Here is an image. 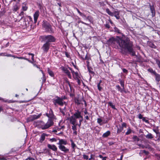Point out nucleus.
Returning a JSON list of instances; mask_svg holds the SVG:
<instances>
[{"instance_id":"34","label":"nucleus","mask_w":160,"mask_h":160,"mask_svg":"<svg viewBox=\"0 0 160 160\" xmlns=\"http://www.w3.org/2000/svg\"><path fill=\"white\" fill-rule=\"evenodd\" d=\"M114 31L115 32H117L119 34L121 33V32H120V30L116 27L114 28Z\"/></svg>"},{"instance_id":"60","label":"nucleus","mask_w":160,"mask_h":160,"mask_svg":"<svg viewBox=\"0 0 160 160\" xmlns=\"http://www.w3.org/2000/svg\"><path fill=\"white\" fill-rule=\"evenodd\" d=\"M73 133L74 134L76 135H77V130L74 131V132H73Z\"/></svg>"},{"instance_id":"45","label":"nucleus","mask_w":160,"mask_h":160,"mask_svg":"<svg viewBox=\"0 0 160 160\" xmlns=\"http://www.w3.org/2000/svg\"><path fill=\"white\" fill-rule=\"evenodd\" d=\"M19 8L16 5L14 7L13 10L15 11H16Z\"/></svg>"},{"instance_id":"52","label":"nucleus","mask_w":160,"mask_h":160,"mask_svg":"<svg viewBox=\"0 0 160 160\" xmlns=\"http://www.w3.org/2000/svg\"><path fill=\"white\" fill-rule=\"evenodd\" d=\"M143 152L146 155H148L149 153V152L148 151H147L145 150H143Z\"/></svg>"},{"instance_id":"43","label":"nucleus","mask_w":160,"mask_h":160,"mask_svg":"<svg viewBox=\"0 0 160 160\" xmlns=\"http://www.w3.org/2000/svg\"><path fill=\"white\" fill-rule=\"evenodd\" d=\"M81 102L82 103H81V104H84L85 105V107L86 106H87L86 103V101L84 100H81Z\"/></svg>"},{"instance_id":"30","label":"nucleus","mask_w":160,"mask_h":160,"mask_svg":"<svg viewBox=\"0 0 160 160\" xmlns=\"http://www.w3.org/2000/svg\"><path fill=\"white\" fill-rule=\"evenodd\" d=\"M70 141L71 142V146L72 148L73 149H75V147H76L75 144L74 143L72 139L70 140Z\"/></svg>"},{"instance_id":"31","label":"nucleus","mask_w":160,"mask_h":160,"mask_svg":"<svg viewBox=\"0 0 160 160\" xmlns=\"http://www.w3.org/2000/svg\"><path fill=\"white\" fill-rule=\"evenodd\" d=\"M132 130L130 128H129L127 129V131L126 132V135H128L130 134L132 132Z\"/></svg>"},{"instance_id":"4","label":"nucleus","mask_w":160,"mask_h":160,"mask_svg":"<svg viewBox=\"0 0 160 160\" xmlns=\"http://www.w3.org/2000/svg\"><path fill=\"white\" fill-rule=\"evenodd\" d=\"M106 11L110 16L112 17L114 16L117 19H120V12L118 11L117 9H116V10L114 11L113 12H112L108 8H107L106 9Z\"/></svg>"},{"instance_id":"32","label":"nucleus","mask_w":160,"mask_h":160,"mask_svg":"<svg viewBox=\"0 0 160 160\" xmlns=\"http://www.w3.org/2000/svg\"><path fill=\"white\" fill-rule=\"evenodd\" d=\"M155 60L156 63L158 65V67L160 69V60L158 59H155Z\"/></svg>"},{"instance_id":"42","label":"nucleus","mask_w":160,"mask_h":160,"mask_svg":"<svg viewBox=\"0 0 160 160\" xmlns=\"http://www.w3.org/2000/svg\"><path fill=\"white\" fill-rule=\"evenodd\" d=\"M142 120L143 121L145 122H146V123H148V124L149 123V122L148 120L146 119L145 117H143L142 118Z\"/></svg>"},{"instance_id":"19","label":"nucleus","mask_w":160,"mask_h":160,"mask_svg":"<svg viewBox=\"0 0 160 160\" xmlns=\"http://www.w3.org/2000/svg\"><path fill=\"white\" fill-rule=\"evenodd\" d=\"M147 44L150 47L154 49L156 48V46L152 42H151L148 41L147 42Z\"/></svg>"},{"instance_id":"25","label":"nucleus","mask_w":160,"mask_h":160,"mask_svg":"<svg viewBox=\"0 0 160 160\" xmlns=\"http://www.w3.org/2000/svg\"><path fill=\"white\" fill-rule=\"evenodd\" d=\"M116 87L118 89V91L120 92H126V91L124 90L123 88H121L119 85H117Z\"/></svg>"},{"instance_id":"33","label":"nucleus","mask_w":160,"mask_h":160,"mask_svg":"<svg viewBox=\"0 0 160 160\" xmlns=\"http://www.w3.org/2000/svg\"><path fill=\"white\" fill-rule=\"evenodd\" d=\"M78 125V124H75L74 125L72 126V129L73 131L77 130V126Z\"/></svg>"},{"instance_id":"62","label":"nucleus","mask_w":160,"mask_h":160,"mask_svg":"<svg viewBox=\"0 0 160 160\" xmlns=\"http://www.w3.org/2000/svg\"><path fill=\"white\" fill-rule=\"evenodd\" d=\"M0 160H6V159L4 157H2V158H0Z\"/></svg>"},{"instance_id":"13","label":"nucleus","mask_w":160,"mask_h":160,"mask_svg":"<svg viewBox=\"0 0 160 160\" xmlns=\"http://www.w3.org/2000/svg\"><path fill=\"white\" fill-rule=\"evenodd\" d=\"M46 116L50 118H53L54 115L52 109L50 108L49 111V113H46Z\"/></svg>"},{"instance_id":"63","label":"nucleus","mask_w":160,"mask_h":160,"mask_svg":"<svg viewBox=\"0 0 160 160\" xmlns=\"http://www.w3.org/2000/svg\"><path fill=\"white\" fill-rule=\"evenodd\" d=\"M85 118L86 119L88 120L89 119V117L87 115L85 116Z\"/></svg>"},{"instance_id":"2","label":"nucleus","mask_w":160,"mask_h":160,"mask_svg":"<svg viewBox=\"0 0 160 160\" xmlns=\"http://www.w3.org/2000/svg\"><path fill=\"white\" fill-rule=\"evenodd\" d=\"M42 37L44 41L50 44L51 43L54 42L56 41L55 37L51 35H44Z\"/></svg>"},{"instance_id":"9","label":"nucleus","mask_w":160,"mask_h":160,"mask_svg":"<svg viewBox=\"0 0 160 160\" xmlns=\"http://www.w3.org/2000/svg\"><path fill=\"white\" fill-rule=\"evenodd\" d=\"M50 45L49 44L45 43L42 47V49L43 51L47 53L49 49Z\"/></svg>"},{"instance_id":"50","label":"nucleus","mask_w":160,"mask_h":160,"mask_svg":"<svg viewBox=\"0 0 160 160\" xmlns=\"http://www.w3.org/2000/svg\"><path fill=\"white\" fill-rule=\"evenodd\" d=\"M138 118L139 119H142L143 118L142 115L141 114H139L138 115Z\"/></svg>"},{"instance_id":"36","label":"nucleus","mask_w":160,"mask_h":160,"mask_svg":"<svg viewBox=\"0 0 160 160\" xmlns=\"http://www.w3.org/2000/svg\"><path fill=\"white\" fill-rule=\"evenodd\" d=\"M123 130V128H118V129L117 131V133H119L120 132H121Z\"/></svg>"},{"instance_id":"48","label":"nucleus","mask_w":160,"mask_h":160,"mask_svg":"<svg viewBox=\"0 0 160 160\" xmlns=\"http://www.w3.org/2000/svg\"><path fill=\"white\" fill-rule=\"evenodd\" d=\"M83 158L84 159H87V160L88 159V156L86 155L85 154H84V155H83Z\"/></svg>"},{"instance_id":"44","label":"nucleus","mask_w":160,"mask_h":160,"mask_svg":"<svg viewBox=\"0 0 160 160\" xmlns=\"http://www.w3.org/2000/svg\"><path fill=\"white\" fill-rule=\"evenodd\" d=\"M42 73L43 74V79H42V82H44L46 80V78L45 77V75L44 73L42 72Z\"/></svg>"},{"instance_id":"3","label":"nucleus","mask_w":160,"mask_h":160,"mask_svg":"<svg viewBox=\"0 0 160 160\" xmlns=\"http://www.w3.org/2000/svg\"><path fill=\"white\" fill-rule=\"evenodd\" d=\"M52 102L55 106L57 104L62 106L64 104H66V102L63 101V99L57 96L56 97L55 99L52 100Z\"/></svg>"},{"instance_id":"56","label":"nucleus","mask_w":160,"mask_h":160,"mask_svg":"<svg viewBox=\"0 0 160 160\" xmlns=\"http://www.w3.org/2000/svg\"><path fill=\"white\" fill-rule=\"evenodd\" d=\"M106 157H103L101 155V158H102V160H106Z\"/></svg>"},{"instance_id":"20","label":"nucleus","mask_w":160,"mask_h":160,"mask_svg":"<svg viewBox=\"0 0 160 160\" xmlns=\"http://www.w3.org/2000/svg\"><path fill=\"white\" fill-rule=\"evenodd\" d=\"M46 135L44 133H43L41 135L39 142L42 143L45 139V136Z\"/></svg>"},{"instance_id":"24","label":"nucleus","mask_w":160,"mask_h":160,"mask_svg":"<svg viewBox=\"0 0 160 160\" xmlns=\"http://www.w3.org/2000/svg\"><path fill=\"white\" fill-rule=\"evenodd\" d=\"M155 80L157 82H159L160 81V75L157 73L155 75Z\"/></svg>"},{"instance_id":"27","label":"nucleus","mask_w":160,"mask_h":160,"mask_svg":"<svg viewBox=\"0 0 160 160\" xmlns=\"http://www.w3.org/2000/svg\"><path fill=\"white\" fill-rule=\"evenodd\" d=\"M148 72L151 73L152 74H154V75H155L157 73L155 71L153 70L151 68L148 69Z\"/></svg>"},{"instance_id":"16","label":"nucleus","mask_w":160,"mask_h":160,"mask_svg":"<svg viewBox=\"0 0 160 160\" xmlns=\"http://www.w3.org/2000/svg\"><path fill=\"white\" fill-rule=\"evenodd\" d=\"M39 16V12L38 11H37L34 14V23H36L37 19Z\"/></svg>"},{"instance_id":"51","label":"nucleus","mask_w":160,"mask_h":160,"mask_svg":"<svg viewBox=\"0 0 160 160\" xmlns=\"http://www.w3.org/2000/svg\"><path fill=\"white\" fill-rule=\"evenodd\" d=\"M68 68L71 71V72L72 73L73 75H74V71L70 67H68Z\"/></svg>"},{"instance_id":"59","label":"nucleus","mask_w":160,"mask_h":160,"mask_svg":"<svg viewBox=\"0 0 160 160\" xmlns=\"http://www.w3.org/2000/svg\"><path fill=\"white\" fill-rule=\"evenodd\" d=\"M158 135L159 134H160V132H158V129L157 131L156 132H155Z\"/></svg>"},{"instance_id":"22","label":"nucleus","mask_w":160,"mask_h":160,"mask_svg":"<svg viewBox=\"0 0 160 160\" xmlns=\"http://www.w3.org/2000/svg\"><path fill=\"white\" fill-rule=\"evenodd\" d=\"M48 72L49 74L52 77H54V74L53 72L49 69V68H48Z\"/></svg>"},{"instance_id":"17","label":"nucleus","mask_w":160,"mask_h":160,"mask_svg":"<svg viewBox=\"0 0 160 160\" xmlns=\"http://www.w3.org/2000/svg\"><path fill=\"white\" fill-rule=\"evenodd\" d=\"M74 117H75L77 119L80 118L82 116L81 115V112L78 111L76 112L73 115Z\"/></svg>"},{"instance_id":"58","label":"nucleus","mask_w":160,"mask_h":160,"mask_svg":"<svg viewBox=\"0 0 160 160\" xmlns=\"http://www.w3.org/2000/svg\"><path fill=\"white\" fill-rule=\"evenodd\" d=\"M79 118H80V120H79V123H80V122L81 123V122H82V121L83 120V117H82Z\"/></svg>"},{"instance_id":"29","label":"nucleus","mask_w":160,"mask_h":160,"mask_svg":"<svg viewBox=\"0 0 160 160\" xmlns=\"http://www.w3.org/2000/svg\"><path fill=\"white\" fill-rule=\"evenodd\" d=\"M22 9L23 11H26L28 9V7L23 3L22 7Z\"/></svg>"},{"instance_id":"55","label":"nucleus","mask_w":160,"mask_h":160,"mask_svg":"<svg viewBox=\"0 0 160 160\" xmlns=\"http://www.w3.org/2000/svg\"><path fill=\"white\" fill-rule=\"evenodd\" d=\"M98 89L99 91H100V82L98 83Z\"/></svg>"},{"instance_id":"57","label":"nucleus","mask_w":160,"mask_h":160,"mask_svg":"<svg viewBox=\"0 0 160 160\" xmlns=\"http://www.w3.org/2000/svg\"><path fill=\"white\" fill-rule=\"evenodd\" d=\"M105 27L106 28H110V25L108 24H106L105 25Z\"/></svg>"},{"instance_id":"37","label":"nucleus","mask_w":160,"mask_h":160,"mask_svg":"<svg viewBox=\"0 0 160 160\" xmlns=\"http://www.w3.org/2000/svg\"><path fill=\"white\" fill-rule=\"evenodd\" d=\"M75 103L77 104L78 105H79L81 104V100H80L79 99H77L75 100Z\"/></svg>"},{"instance_id":"61","label":"nucleus","mask_w":160,"mask_h":160,"mask_svg":"<svg viewBox=\"0 0 160 160\" xmlns=\"http://www.w3.org/2000/svg\"><path fill=\"white\" fill-rule=\"evenodd\" d=\"M84 114L85 115L88 114V112L86 110H85V111H84Z\"/></svg>"},{"instance_id":"47","label":"nucleus","mask_w":160,"mask_h":160,"mask_svg":"<svg viewBox=\"0 0 160 160\" xmlns=\"http://www.w3.org/2000/svg\"><path fill=\"white\" fill-rule=\"evenodd\" d=\"M124 127L126 128V124L125 122L123 123L122 125V127H120L122 128H123Z\"/></svg>"},{"instance_id":"15","label":"nucleus","mask_w":160,"mask_h":160,"mask_svg":"<svg viewBox=\"0 0 160 160\" xmlns=\"http://www.w3.org/2000/svg\"><path fill=\"white\" fill-rule=\"evenodd\" d=\"M62 70L64 72L67 74L68 78H71L72 77L70 73L69 70L66 68H63Z\"/></svg>"},{"instance_id":"7","label":"nucleus","mask_w":160,"mask_h":160,"mask_svg":"<svg viewBox=\"0 0 160 160\" xmlns=\"http://www.w3.org/2000/svg\"><path fill=\"white\" fill-rule=\"evenodd\" d=\"M42 114L40 113L38 115H31L29 117L27 118V121L28 122H32L35 120L38 119L40 118Z\"/></svg>"},{"instance_id":"6","label":"nucleus","mask_w":160,"mask_h":160,"mask_svg":"<svg viewBox=\"0 0 160 160\" xmlns=\"http://www.w3.org/2000/svg\"><path fill=\"white\" fill-rule=\"evenodd\" d=\"M43 27L46 30V32H49L50 33L54 32L52 26L50 24L47 22H44L42 25Z\"/></svg>"},{"instance_id":"40","label":"nucleus","mask_w":160,"mask_h":160,"mask_svg":"<svg viewBox=\"0 0 160 160\" xmlns=\"http://www.w3.org/2000/svg\"><path fill=\"white\" fill-rule=\"evenodd\" d=\"M24 14V12L23 11H22V12H21L19 15V16H18L19 17V16H21V18L20 19V20L22 19L23 18V17H23Z\"/></svg>"},{"instance_id":"26","label":"nucleus","mask_w":160,"mask_h":160,"mask_svg":"<svg viewBox=\"0 0 160 160\" xmlns=\"http://www.w3.org/2000/svg\"><path fill=\"white\" fill-rule=\"evenodd\" d=\"M138 145L143 149L144 148H149L150 147V146L149 145H147L146 146H145L143 145L142 144H138Z\"/></svg>"},{"instance_id":"8","label":"nucleus","mask_w":160,"mask_h":160,"mask_svg":"<svg viewBox=\"0 0 160 160\" xmlns=\"http://www.w3.org/2000/svg\"><path fill=\"white\" fill-rule=\"evenodd\" d=\"M25 25L26 27H28L32 21V18L30 16H27L24 18Z\"/></svg>"},{"instance_id":"53","label":"nucleus","mask_w":160,"mask_h":160,"mask_svg":"<svg viewBox=\"0 0 160 160\" xmlns=\"http://www.w3.org/2000/svg\"><path fill=\"white\" fill-rule=\"evenodd\" d=\"M75 75L76 77H77L78 76V73L77 72H75L74 73V75Z\"/></svg>"},{"instance_id":"35","label":"nucleus","mask_w":160,"mask_h":160,"mask_svg":"<svg viewBox=\"0 0 160 160\" xmlns=\"http://www.w3.org/2000/svg\"><path fill=\"white\" fill-rule=\"evenodd\" d=\"M108 104L109 105V106L112 107V108L114 109H116L115 106L113 105V103L111 102H108Z\"/></svg>"},{"instance_id":"14","label":"nucleus","mask_w":160,"mask_h":160,"mask_svg":"<svg viewBox=\"0 0 160 160\" xmlns=\"http://www.w3.org/2000/svg\"><path fill=\"white\" fill-rule=\"evenodd\" d=\"M48 148L56 152L57 150V148L54 145H51L50 144H48Z\"/></svg>"},{"instance_id":"41","label":"nucleus","mask_w":160,"mask_h":160,"mask_svg":"<svg viewBox=\"0 0 160 160\" xmlns=\"http://www.w3.org/2000/svg\"><path fill=\"white\" fill-rule=\"evenodd\" d=\"M59 109L60 110V112L63 114V115H65V113L66 111L62 110L61 108H59Z\"/></svg>"},{"instance_id":"38","label":"nucleus","mask_w":160,"mask_h":160,"mask_svg":"<svg viewBox=\"0 0 160 160\" xmlns=\"http://www.w3.org/2000/svg\"><path fill=\"white\" fill-rule=\"evenodd\" d=\"M79 14L82 17H86V16L83 13H81L80 11L78 9L76 8Z\"/></svg>"},{"instance_id":"11","label":"nucleus","mask_w":160,"mask_h":160,"mask_svg":"<svg viewBox=\"0 0 160 160\" xmlns=\"http://www.w3.org/2000/svg\"><path fill=\"white\" fill-rule=\"evenodd\" d=\"M68 120H69L70 123L72 124V125H74L75 124H77V118L75 117H74V116H72L68 118Z\"/></svg>"},{"instance_id":"23","label":"nucleus","mask_w":160,"mask_h":160,"mask_svg":"<svg viewBox=\"0 0 160 160\" xmlns=\"http://www.w3.org/2000/svg\"><path fill=\"white\" fill-rule=\"evenodd\" d=\"M145 137L147 139H152L153 138V135L150 133H148Z\"/></svg>"},{"instance_id":"49","label":"nucleus","mask_w":160,"mask_h":160,"mask_svg":"<svg viewBox=\"0 0 160 160\" xmlns=\"http://www.w3.org/2000/svg\"><path fill=\"white\" fill-rule=\"evenodd\" d=\"M122 70V71H123V72L124 73H128V71L126 69H125V68H123Z\"/></svg>"},{"instance_id":"46","label":"nucleus","mask_w":160,"mask_h":160,"mask_svg":"<svg viewBox=\"0 0 160 160\" xmlns=\"http://www.w3.org/2000/svg\"><path fill=\"white\" fill-rule=\"evenodd\" d=\"M49 140H50V141L51 142H56L57 141L56 139L54 138L50 139Z\"/></svg>"},{"instance_id":"10","label":"nucleus","mask_w":160,"mask_h":160,"mask_svg":"<svg viewBox=\"0 0 160 160\" xmlns=\"http://www.w3.org/2000/svg\"><path fill=\"white\" fill-rule=\"evenodd\" d=\"M58 148L65 153H67L69 152V149L66 148L64 145L58 146Z\"/></svg>"},{"instance_id":"5","label":"nucleus","mask_w":160,"mask_h":160,"mask_svg":"<svg viewBox=\"0 0 160 160\" xmlns=\"http://www.w3.org/2000/svg\"><path fill=\"white\" fill-rule=\"evenodd\" d=\"M41 123L43 124L41 125V128L42 129H48L51 126H52L54 122L51 119H49L47 122L45 124H44V123L42 121Z\"/></svg>"},{"instance_id":"12","label":"nucleus","mask_w":160,"mask_h":160,"mask_svg":"<svg viewBox=\"0 0 160 160\" xmlns=\"http://www.w3.org/2000/svg\"><path fill=\"white\" fill-rule=\"evenodd\" d=\"M58 140H59V142L57 144L59 146L66 145L67 144V142L66 140L63 139H60L59 138L58 139Z\"/></svg>"},{"instance_id":"18","label":"nucleus","mask_w":160,"mask_h":160,"mask_svg":"<svg viewBox=\"0 0 160 160\" xmlns=\"http://www.w3.org/2000/svg\"><path fill=\"white\" fill-rule=\"evenodd\" d=\"M150 7V10L151 11V12L152 13V16L153 17L155 15V9L154 8V7L153 6H151L150 4H149V5Z\"/></svg>"},{"instance_id":"54","label":"nucleus","mask_w":160,"mask_h":160,"mask_svg":"<svg viewBox=\"0 0 160 160\" xmlns=\"http://www.w3.org/2000/svg\"><path fill=\"white\" fill-rule=\"evenodd\" d=\"M65 55L67 57V58H69V54H68V53L67 52H65Z\"/></svg>"},{"instance_id":"1","label":"nucleus","mask_w":160,"mask_h":160,"mask_svg":"<svg viewBox=\"0 0 160 160\" xmlns=\"http://www.w3.org/2000/svg\"><path fill=\"white\" fill-rule=\"evenodd\" d=\"M107 43L116 49H120L121 52L123 54H126V52L123 51V49L127 50L129 53L132 56L135 55V52L133 48V43L128 38L125 39L122 38H119L116 39L113 37L109 38L107 41Z\"/></svg>"},{"instance_id":"28","label":"nucleus","mask_w":160,"mask_h":160,"mask_svg":"<svg viewBox=\"0 0 160 160\" xmlns=\"http://www.w3.org/2000/svg\"><path fill=\"white\" fill-rule=\"evenodd\" d=\"M132 139L134 141L138 142L139 141L140 139L136 136H134L132 138Z\"/></svg>"},{"instance_id":"64","label":"nucleus","mask_w":160,"mask_h":160,"mask_svg":"<svg viewBox=\"0 0 160 160\" xmlns=\"http://www.w3.org/2000/svg\"><path fill=\"white\" fill-rule=\"evenodd\" d=\"M34 54H32V60L33 61H34Z\"/></svg>"},{"instance_id":"39","label":"nucleus","mask_w":160,"mask_h":160,"mask_svg":"<svg viewBox=\"0 0 160 160\" xmlns=\"http://www.w3.org/2000/svg\"><path fill=\"white\" fill-rule=\"evenodd\" d=\"M119 81L121 86L123 88V89H124V81L121 79L119 80Z\"/></svg>"},{"instance_id":"21","label":"nucleus","mask_w":160,"mask_h":160,"mask_svg":"<svg viewBox=\"0 0 160 160\" xmlns=\"http://www.w3.org/2000/svg\"><path fill=\"white\" fill-rule=\"evenodd\" d=\"M110 134V132L109 131H108L106 132L103 134L102 137L103 138H107Z\"/></svg>"}]
</instances>
